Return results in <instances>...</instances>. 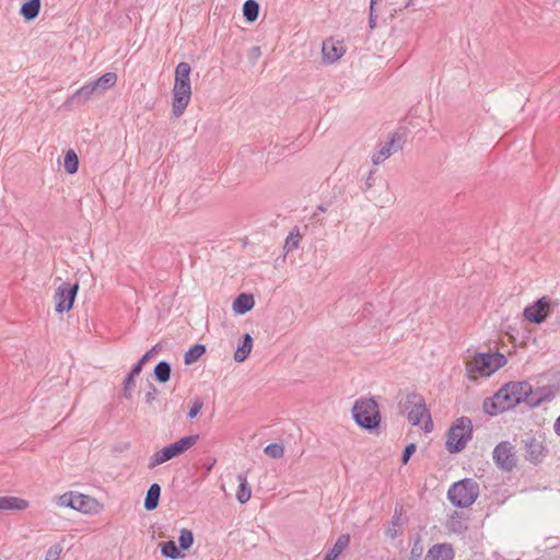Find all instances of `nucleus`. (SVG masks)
Wrapping results in <instances>:
<instances>
[{"mask_svg":"<svg viewBox=\"0 0 560 560\" xmlns=\"http://www.w3.org/2000/svg\"><path fill=\"white\" fill-rule=\"evenodd\" d=\"M537 395L538 392L534 393L532 385L526 381L506 383L492 395V415L512 409L522 401L536 407L544 400Z\"/></svg>","mask_w":560,"mask_h":560,"instance_id":"obj_1","label":"nucleus"},{"mask_svg":"<svg viewBox=\"0 0 560 560\" xmlns=\"http://www.w3.org/2000/svg\"><path fill=\"white\" fill-rule=\"evenodd\" d=\"M191 67L182 61L175 67L172 88V116L179 118L186 112L191 101L192 88L190 81Z\"/></svg>","mask_w":560,"mask_h":560,"instance_id":"obj_2","label":"nucleus"},{"mask_svg":"<svg viewBox=\"0 0 560 560\" xmlns=\"http://www.w3.org/2000/svg\"><path fill=\"white\" fill-rule=\"evenodd\" d=\"M474 434L472 422L467 417L455 419L445 433V448L456 454L466 448Z\"/></svg>","mask_w":560,"mask_h":560,"instance_id":"obj_3","label":"nucleus"},{"mask_svg":"<svg viewBox=\"0 0 560 560\" xmlns=\"http://www.w3.org/2000/svg\"><path fill=\"white\" fill-rule=\"evenodd\" d=\"M56 503L59 508H70L85 515H97L104 511V504L101 501L74 491L60 494L56 498Z\"/></svg>","mask_w":560,"mask_h":560,"instance_id":"obj_4","label":"nucleus"},{"mask_svg":"<svg viewBox=\"0 0 560 560\" xmlns=\"http://www.w3.org/2000/svg\"><path fill=\"white\" fill-rule=\"evenodd\" d=\"M199 441L198 434L186 435L153 453L149 458L148 467L153 469L175 457L183 455Z\"/></svg>","mask_w":560,"mask_h":560,"instance_id":"obj_5","label":"nucleus"},{"mask_svg":"<svg viewBox=\"0 0 560 560\" xmlns=\"http://www.w3.org/2000/svg\"><path fill=\"white\" fill-rule=\"evenodd\" d=\"M352 417L355 423L366 430L377 429L381 424V412L373 398H360L352 407Z\"/></svg>","mask_w":560,"mask_h":560,"instance_id":"obj_6","label":"nucleus"},{"mask_svg":"<svg viewBox=\"0 0 560 560\" xmlns=\"http://www.w3.org/2000/svg\"><path fill=\"white\" fill-rule=\"evenodd\" d=\"M407 419L411 425H421L425 433L433 430V421L421 395L410 394L405 404Z\"/></svg>","mask_w":560,"mask_h":560,"instance_id":"obj_7","label":"nucleus"},{"mask_svg":"<svg viewBox=\"0 0 560 560\" xmlns=\"http://www.w3.org/2000/svg\"><path fill=\"white\" fill-rule=\"evenodd\" d=\"M479 494V487L471 479H464L452 485L447 491L448 500L458 508L471 505Z\"/></svg>","mask_w":560,"mask_h":560,"instance_id":"obj_8","label":"nucleus"},{"mask_svg":"<svg viewBox=\"0 0 560 560\" xmlns=\"http://www.w3.org/2000/svg\"><path fill=\"white\" fill-rule=\"evenodd\" d=\"M79 291V283L62 282L54 292L52 301L55 311L59 314L68 313L72 310L75 296Z\"/></svg>","mask_w":560,"mask_h":560,"instance_id":"obj_9","label":"nucleus"},{"mask_svg":"<svg viewBox=\"0 0 560 560\" xmlns=\"http://www.w3.org/2000/svg\"><path fill=\"white\" fill-rule=\"evenodd\" d=\"M466 376L472 381L478 382L490 375V354L475 353L466 361Z\"/></svg>","mask_w":560,"mask_h":560,"instance_id":"obj_10","label":"nucleus"},{"mask_svg":"<svg viewBox=\"0 0 560 560\" xmlns=\"http://www.w3.org/2000/svg\"><path fill=\"white\" fill-rule=\"evenodd\" d=\"M495 464L503 470L511 471L516 466L514 447L509 442H501L492 452Z\"/></svg>","mask_w":560,"mask_h":560,"instance_id":"obj_11","label":"nucleus"},{"mask_svg":"<svg viewBox=\"0 0 560 560\" xmlns=\"http://www.w3.org/2000/svg\"><path fill=\"white\" fill-rule=\"evenodd\" d=\"M548 311L549 300L544 296L537 300L534 304L525 307L524 317L530 323L540 324L547 318Z\"/></svg>","mask_w":560,"mask_h":560,"instance_id":"obj_12","label":"nucleus"},{"mask_svg":"<svg viewBox=\"0 0 560 560\" xmlns=\"http://www.w3.org/2000/svg\"><path fill=\"white\" fill-rule=\"evenodd\" d=\"M346 52V47L341 40L328 38L323 43L322 55L325 62L332 63L340 59Z\"/></svg>","mask_w":560,"mask_h":560,"instance_id":"obj_13","label":"nucleus"},{"mask_svg":"<svg viewBox=\"0 0 560 560\" xmlns=\"http://www.w3.org/2000/svg\"><path fill=\"white\" fill-rule=\"evenodd\" d=\"M455 552L451 545L438 544L429 549L424 560H454Z\"/></svg>","mask_w":560,"mask_h":560,"instance_id":"obj_14","label":"nucleus"},{"mask_svg":"<svg viewBox=\"0 0 560 560\" xmlns=\"http://www.w3.org/2000/svg\"><path fill=\"white\" fill-rule=\"evenodd\" d=\"M545 447L542 443L530 439L525 444V458L534 464L540 463L545 457Z\"/></svg>","mask_w":560,"mask_h":560,"instance_id":"obj_15","label":"nucleus"},{"mask_svg":"<svg viewBox=\"0 0 560 560\" xmlns=\"http://www.w3.org/2000/svg\"><path fill=\"white\" fill-rule=\"evenodd\" d=\"M30 506V502L20 497L4 495L0 497V510L3 511H24Z\"/></svg>","mask_w":560,"mask_h":560,"instance_id":"obj_16","label":"nucleus"},{"mask_svg":"<svg viewBox=\"0 0 560 560\" xmlns=\"http://www.w3.org/2000/svg\"><path fill=\"white\" fill-rule=\"evenodd\" d=\"M254 347V340L249 334H245L243 336L242 343L238 345L236 351L234 352V360L237 363L244 362L250 354Z\"/></svg>","mask_w":560,"mask_h":560,"instance_id":"obj_17","label":"nucleus"},{"mask_svg":"<svg viewBox=\"0 0 560 560\" xmlns=\"http://www.w3.org/2000/svg\"><path fill=\"white\" fill-rule=\"evenodd\" d=\"M254 305V296L252 294L242 293L233 302V311L234 313L242 315L250 311Z\"/></svg>","mask_w":560,"mask_h":560,"instance_id":"obj_18","label":"nucleus"},{"mask_svg":"<svg viewBox=\"0 0 560 560\" xmlns=\"http://www.w3.org/2000/svg\"><path fill=\"white\" fill-rule=\"evenodd\" d=\"M350 542V536L347 534L340 535L335 542L334 547L326 555L324 560H336L339 555L348 547Z\"/></svg>","mask_w":560,"mask_h":560,"instance_id":"obj_19","label":"nucleus"},{"mask_svg":"<svg viewBox=\"0 0 560 560\" xmlns=\"http://www.w3.org/2000/svg\"><path fill=\"white\" fill-rule=\"evenodd\" d=\"M160 493H161L160 486L158 483L151 485V487L149 488V490L147 492V497L144 500V508L148 511H152L158 506Z\"/></svg>","mask_w":560,"mask_h":560,"instance_id":"obj_20","label":"nucleus"},{"mask_svg":"<svg viewBox=\"0 0 560 560\" xmlns=\"http://www.w3.org/2000/svg\"><path fill=\"white\" fill-rule=\"evenodd\" d=\"M237 480L240 482L238 489L236 491V498L240 503H246L252 497V490L247 483L246 477L243 475L237 476Z\"/></svg>","mask_w":560,"mask_h":560,"instance_id":"obj_21","label":"nucleus"},{"mask_svg":"<svg viewBox=\"0 0 560 560\" xmlns=\"http://www.w3.org/2000/svg\"><path fill=\"white\" fill-rule=\"evenodd\" d=\"M63 167L68 174H74L79 168V159L74 150L69 149L63 158Z\"/></svg>","mask_w":560,"mask_h":560,"instance_id":"obj_22","label":"nucleus"},{"mask_svg":"<svg viewBox=\"0 0 560 560\" xmlns=\"http://www.w3.org/2000/svg\"><path fill=\"white\" fill-rule=\"evenodd\" d=\"M40 10V0H30L25 2L21 8V14L26 20L35 19Z\"/></svg>","mask_w":560,"mask_h":560,"instance_id":"obj_23","label":"nucleus"},{"mask_svg":"<svg viewBox=\"0 0 560 560\" xmlns=\"http://www.w3.org/2000/svg\"><path fill=\"white\" fill-rule=\"evenodd\" d=\"M93 82L97 91H106L116 84L117 74L114 72H107Z\"/></svg>","mask_w":560,"mask_h":560,"instance_id":"obj_24","label":"nucleus"},{"mask_svg":"<svg viewBox=\"0 0 560 560\" xmlns=\"http://www.w3.org/2000/svg\"><path fill=\"white\" fill-rule=\"evenodd\" d=\"M259 13V5L254 0H247L243 5V14L248 22L257 20Z\"/></svg>","mask_w":560,"mask_h":560,"instance_id":"obj_25","label":"nucleus"},{"mask_svg":"<svg viewBox=\"0 0 560 560\" xmlns=\"http://www.w3.org/2000/svg\"><path fill=\"white\" fill-rule=\"evenodd\" d=\"M155 377L159 382L165 383L170 380L171 376V366L168 363L162 361L155 365L154 369Z\"/></svg>","mask_w":560,"mask_h":560,"instance_id":"obj_26","label":"nucleus"},{"mask_svg":"<svg viewBox=\"0 0 560 560\" xmlns=\"http://www.w3.org/2000/svg\"><path fill=\"white\" fill-rule=\"evenodd\" d=\"M394 143H395L394 139H390L389 141H387L385 143V145L377 153L374 154L373 162L375 164H378V163H382L383 161H385L393 153Z\"/></svg>","mask_w":560,"mask_h":560,"instance_id":"obj_27","label":"nucleus"},{"mask_svg":"<svg viewBox=\"0 0 560 560\" xmlns=\"http://www.w3.org/2000/svg\"><path fill=\"white\" fill-rule=\"evenodd\" d=\"M206 348L202 345H195L185 353V363L191 364L196 362L203 353Z\"/></svg>","mask_w":560,"mask_h":560,"instance_id":"obj_28","label":"nucleus"},{"mask_svg":"<svg viewBox=\"0 0 560 560\" xmlns=\"http://www.w3.org/2000/svg\"><path fill=\"white\" fill-rule=\"evenodd\" d=\"M162 555L166 558L171 559H178L183 558L184 556L179 552L177 549L175 542L173 540L166 541L162 545L161 548Z\"/></svg>","mask_w":560,"mask_h":560,"instance_id":"obj_29","label":"nucleus"},{"mask_svg":"<svg viewBox=\"0 0 560 560\" xmlns=\"http://www.w3.org/2000/svg\"><path fill=\"white\" fill-rule=\"evenodd\" d=\"M62 551L63 546L61 542L54 544L47 549L44 560H60Z\"/></svg>","mask_w":560,"mask_h":560,"instance_id":"obj_30","label":"nucleus"},{"mask_svg":"<svg viewBox=\"0 0 560 560\" xmlns=\"http://www.w3.org/2000/svg\"><path fill=\"white\" fill-rule=\"evenodd\" d=\"M178 542L183 550L189 549L194 542L192 533L188 529H182L178 537Z\"/></svg>","mask_w":560,"mask_h":560,"instance_id":"obj_31","label":"nucleus"},{"mask_svg":"<svg viewBox=\"0 0 560 560\" xmlns=\"http://www.w3.org/2000/svg\"><path fill=\"white\" fill-rule=\"evenodd\" d=\"M265 454L271 458H281L284 454V448L280 444H269L264 450Z\"/></svg>","mask_w":560,"mask_h":560,"instance_id":"obj_32","label":"nucleus"},{"mask_svg":"<svg viewBox=\"0 0 560 560\" xmlns=\"http://www.w3.org/2000/svg\"><path fill=\"white\" fill-rule=\"evenodd\" d=\"M97 90L95 88V84L94 82H89L86 84H84L83 86H81L77 92H75V95L77 96H82L84 97L85 100L90 98L94 93H96Z\"/></svg>","mask_w":560,"mask_h":560,"instance_id":"obj_33","label":"nucleus"},{"mask_svg":"<svg viewBox=\"0 0 560 560\" xmlns=\"http://www.w3.org/2000/svg\"><path fill=\"white\" fill-rule=\"evenodd\" d=\"M508 363V359L500 352H492V373L503 368Z\"/></svg>","mask_w":560,"mask_h":560,"instance_id":"obj_34","label":"nucleus"},{"mask_svg":"<svg viewBox=\"0 0 560 560\" xmlns=\"http://www.w3.org/2000/svg\"><path fill=\"white\" fill-rule=\"evenodd\" d=\"M301 241V235L299 232L290 233L289 236L285 240V247L289 250L295 249L299 247Z\"/></svg>","mask_w":560,"mask_h":560,"instance_id":"obj_35","label":"nucleus"},{"mask_svg":"<svg viewBox=\"0 0 560 560\" xmlns=\"http://www.w3.org/2000/svg\"><path fill=\"white\" fill-rule=\"evenodd\" d=\"M202 401L199 400V399H196L194 402H192V406L190 407L189 409V412H188V417L190 419L197 417V415L200 412V410L202 409Z\"/></svg>","mask_w":560,"mask_h":560,"instance_id":"obj_36","label":"nucleus"},{"mask_svg":"<svg viewBox=\"0 0 560 560\" xmlns=\"http://www.w3.org/2000/svg\"><path fill=\"white\" fill-rule=\"evenodd\" d=\"M416 444L413 443L406 446L401 458L404 465H406L409 462L410 456L416 452Z\"/></svg>","mask_w":560,"mask_h":560,"instance_id":"obj_37","label":"nucleus"},{"mask_svg":"<svg viewBox=\"0 0 560 560\" xmlns=\"http://www.w3.org/2000/svg\"><path fill=\"white\" fill-rule=\"evenodd\" d=\"M133 380H135V376L129 374V376L125 381V395H126V397H128L127 392L133 386V382H135Z\"/></svg>","mask_w":560,"mask_h":560,"instance_id":"obj_38","label":"nucleus"},{"mask_svg":"<svg viewBox=\"0 0 560 560\" xmlns=\"http://www.w3.org/2000/svg\"><path fill=\"white\" fill-rule=\"evenodd\" d=\"M143 365H144V364H143V363H141V362L139 361V362H138V363L132 368V370H131L130 374H131L132 376H135V377H136L138 374H140V372H141V370H142Z\"/></svg>","mask_w":560,"mask_h":560,"instance_id":"obj_39","label":"nucleus"},{"mask_svg":"<svg viewBox=\"0 0 560 560\" xmlns=\"http://www.w3.org/2000/svg\"><path fill=\"white\" fill-rule=\"evenodd\" d=\"M153 351L154 349L149 350L147 353H144L143 357L140 359V362L145 364L152 358Z\"/></svg>","mask_w":560,"mask_h":560,"instance_id":"obj_40","label":"nucleus"},{"mask_svg":"<svg viewBox=\"0 0 560 560\" xmlns=\"http://www.w3.org/2000/svg\"><path fill=\"white\" fill-rule=\"evenodd\" d=\"M369 25L371 28H374L376 26V16L374 15V12H372L371 10H370Z\"/></svg>","mask_w":560,"mask_h":560,"instance_id":"obj_41","label":"nucleus"},{"mask_svg":"<svg viewBox=\"0 0 560 560\" xmlns=\"http://www.w3.org/2000/svg\"><path fill=\"white\" fill-rule=\"evenodd\" d=\"M553 430L557 433V435L560 436V416L557 418V420L553 424Z\"/></svg>","mask_w":560,"mask_h":560,"instance_id":"obj_42","label":"nucleus"}]
</instances>
